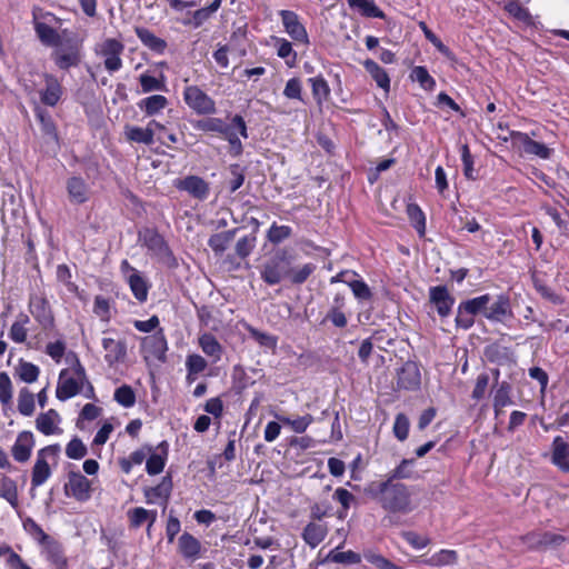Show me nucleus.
I'll return each instance as SVG.
<instances>
[{"label": "nucleus", "instance_id": "nucleus-1", "mask_svg": "<svg viewBox=\"0 0 569 569\" xmlns=\"http://www.w3.org/2000/svg\"><path fill=\"white\" fill-rule=\"evenodd\" d=\"M372 496L390 513L407 515L413 510L411 491L402 482H392L390 479H386L377 485Z\"/></svg>", "mask_w": 569, "mask_h": 569}, {"label": "nucleus", "instance_id": "nucleus-2", "mask_svg": "<svg viewBox=\"0 0 569 569\" xmlns=\"http://www.w3.org/2000/svg\"><path fill=\"white\" fill-rule=\"evenodd\" d=\"M59 37L60 43L51 51L50 59L62 71L78 68L83 59V40L69 29H62Z\"/></svg>", "mask_w": 569, "mask_h": 569}, {"label": "nucleus", "instance_id": "nucleus-3", "mask_svg": "<svg viewBox=\"0 0 569 569\" xmlns=\"http://www.w3.org/2000/svg\"><path fill=\"white\" fill-rule=\"evenodd\" d=\"M138 241L167 268L177 269L179 267L177 257L157 228L144 227L140 229L138 231Z\"/></svg>", "mask_w": 569, "mask_h": 569}, {"label": "nucleus", "instance_id": "nucleus-4", "mask_svg": "<svg viewBox=\"0 0 569 569\" xmlns=\"http://www.w3.org/2000/svg\"><path fill=\"white\" fill-rule=\"evenodd\" d=\"M295 261V254L287 248H279L263 263L261 279L269 286L288 280L291 264Z\"/></svg>", "mask_w": 569, "mask_h": 569}, {"label": "nucleus", "instance_id": "nucleus-5", "mask_svg": "<svg viewBox=\"0 0 569 569\" xmlns=\"http://www.w3.org/2000/svg\"><path fill=\"white\" fill-rule=\"evenodd\" d=\"M489 293L462 300L457 307L455 325L457 329L469 330L473 327L476 317H485L486 306L491 302Z\"/></svg>", "mask_w": 569, "mask_h": 569}, {"label": "nucleus", "instance_id": "nucleus-6", "mask_svg": "<svg viewBox=\"0 0 569 569\" xmlns=\"http://www.w3.org/2000/svg\"><path fill=\"white\" fill-rule=\"evenodd\" d=\"M93 391V386L88 381L86 370L76 358V363L63 369L59 375L56 391Z\"/></svg>", "mask_w": 569, "mask_h": 569}, {"label": "nucleus", "instance_id": "nucleus-7", "mask_svg": "<svg viewBox=\"0 0 569 569\" xmlns=\"http://www.w3.org/2000/svg\"><path fill=\"white\" fill-rule=\"evenodd\" d=\"M186 104L197 114H213L217 111L214 100L198 86H188L183 91Z\"/></svg>", "mask_w": 569, "mask_h": 569}, {"label": "nucleus", "instance_id": "nucleus-8", "mask_svg": "<svg viewBox=\"0 0 569 569\" xmlns=\"http://www.w3.org/2000/svg\"><path fill=\"white\" fill-rule=\"evenodd\" d=\"M428 301L439 318L445 320L452 313L456 298L449 292L446 284H438L429 288Z\"/></svg>", "mask_w": 569, "mask_h": 569}, {"label": "nucleus", "instance_id": "nucleus-9", "mask_svg": "<svg viewBox=\"0 0 569 569\" xmlns=\"http://www.w3.org/2000/svg\"><path fill=\"white\" fill-rule=\"evenodd\" d=\"M29 311L43 330H49L54 327V316L44 296L30 295Z\"/></svg>", "mask_w": 569, "mask_h": 569}, {"label": "nucleus", "instance_id": "nucleus-10", "mask_svg": "<svg viewBox=\"0 0 569 569\" xmlns=\"http://www.w3.org/2000/svg\"><path fill=\"white\" fill-rule=\"evenodd\" d=\"M64 493L77 501L84 502L91 497V481L80 471H69L68 482L64 485Z\"/></svg>", "mask_w": 569, "mask_h": 569}, {"label": "nucleus", "instance_id": "nucleus-11", "mask_svg": "<svg viewBox=\"0 0 569 569\" xmlns=\"http://www.w3.org/2000/svg\"><path fill=\"white\" fill-rule=\"evenodd\" d=\"M511 143L513 147L521 148L525 153L533 154L541 159H549L552 150L545 143L532 140L527 133L520 131H510Z\"/></svg>", "mask_w": 569, "mask_h": 569}, {"label": "nucleus", "instance_id": "nucleus-12", "mask_svg": "<svg viewBox=\"0 0 569 569\" xmlns=\"http://www.w3.org/2000/svg\"><path fill=\"white\" fill-rule=\"evenodd\" d=\"M178 190L188 192L192 198L203 201L209 197L210 184L201 177L190 174L176 179L173 184Z\"/></svg>", "mask_w": 569, "mask_h": 569}, {"label": "nucleus", "instance_id": "nucleus-13", "mask_svg": "<svg viewBox=\"0 0 569 569\" xmlns=\"http://www.w3.org/2000/svg\"><path fill=\"white\" fill-rule=\"evenodd\" d=\"M264 378L262 369L244 368L240 365L233 367L232 381L233 388L237 391H242L248 388H253L258 382Z\"/></svg>", "mask_w": 569, "mask_h": 569}, {"label": "nucleus", "instance_id": "nucleus-14", "mask_svg": "<svg viewBox=\"0 0 569 569\" xmlns=\"http://www.w3.org/2000/svg\"><path fill=\"white\" fill-rule=\"evenodd\" d=\"M283 28L290 38L296 42L309 44V36L305 26L300 22L299 16L291 10H280Z\"/></svg>", "mask_w": 569, "mask_h": 569}, {"label": "nucleus", "instance_id": "nucleus-15", "mask_svg": "<svg viewBox=\"0 0 569 569\" xmlns=\"http://www.w3.org/2000/svg\"><path fill=\"white\" fill-rule=\"evenodd\" d=\"M398 388L406 391H418L421 385L420 369L417 362L407 361L398 370Z\"/></svg>", "mask_w": 569, "mask_h": 569}, {"label": "nucleus", "instance_id": "nucleus-16", "mask_svg": "<svg viewBox=\"0 0 569 569\" xmlns=\"http://www.w3.org/2000/svg\"><path fill=\"white\" fill-rule=\"evenodd\" d=\"M154 130L167 131L162 123L151 120L146 128L126 126V137L129 141L150 146L154 142Z\"/></svg>", "mask_w": 569, "mask_h": 569}, {"label": "nucleus", "instance_id": "nucleus-17", "mask_svg": "<svg viewBox=\"0 0 569 569\" xmlns=\"http://www.w3.org/2000/svg\"><path fill=\"white\" fill-rule=\"evenodd\" d=\"M506 317H512L510 297L508 295H498L492 303H488L485 310V318L493 321L501 322Z\"/></svg>", "mask_w": 569, "mask_h": 569}, {"label": "nucleus", "instance_id": "nucleus-18", "mask_svg": "<svg viewBox=\"0 0 569 569\" xmlns=\"http://www.w3.org/2000/svg\"><path fill=\"white\" fill-rule=\"evenodd\" d=\"M33 29L39 41L46 46L57 49L60 43L59 32L51 26L39 20L38 10H32Z\"/></svg>", "mask_w": 569, "mask_h": 569}, {"label": "nucleus", "instance_id": "nucleus-19", "mask_svg": "<svg viewBox=\"0 0 569 569\" xmlns=\"http://www.w3.org/2000/svg\"><path fill=\"white\" fill-rule=\"evenodd\" d=\"M142 348L150 356L164 362L168 345L163 330L159 329L153 335L144 337L142 340Z\"/></svg>", "mask_w": 569, "mask_h": 569}, {"label": "nucleus", "instance_id": "nucleus-20", "mask_svg": "<svg viewBox=\"0 0 569 569\" xmlns=\"http://www.w3.org/2000/svg\"><path fill=\"white\" fill-rule=\"evenodd\" d=\"M483 356L489 362L498 366L509 365L516 361L512 348L502 346L499 341L486 346Z\"/></svg>", "mask_w": 569, "mask_h": 569}, {"label": "nucleus", "instance_id": "nucleus-21", "mask_svg": "<svg viewBox=\"0 0 569 569\" xmlns=\"http://www.w3.org/2000/svg\"><path fill=\"white\" fill-rule=\"evenodd\" d=\"M44 89L40 91V100L48 107H54L61 99L63 88L58 78L52 73H43Z\"/></svg>", "mask_w": 569, "mask_h": 569}, {"label": "nucleus", "instance_id": "nucleus-22", "mask_svg": "<svg viewBox=\"0 0 569 569\" xmlns=\"http://www.w3.org/2000/svg\"><path fill=\"white\" fill-rule=\"evenodd\" d=\"M33 446V433L31 431H21L11 448L13 459L18 462H27L30 459Z\"/></svg>", "mask_w": 569, "mask_h": 569}, {"label": "nucleus", "instance_id": "nucleus-23", "mask_svg": "<svg viewBox=\"0 0 569 569\" xmlns=\"http://www.w3.org/2000/svg\"><path fill=\"white\" fill-rule=\"evenodd\" d=\"M34 114H36V118L40 122L41 132L46 138V142L47 143L53 142V144L57 148H60V139H59L57 126H56L51 114L49 113V111H47L46 109H43L41 107H37L34 109Z\"/></svg>", "mask_w": 569, "mask_h": 569}, {"label": "nucleus", "instance_id": "nucleus-24", "mask_svg": "<svg viewBox=\"0 0 569 569\" xmlns=\"http://www.w3.org/2000/svg\"><path fill=\"white\" fill-rule=\"evenodd\" d=\"M168 452H169V443L163 440L157 446V452H153V450L148 453L149 458L146 462V470L148 475L156 476L162 472L167 459H168Z\"/></svg>", "mask_w": 569, "mask_h": 569}, {"label": "nucleus", "instance_id": "nucleus-25", "mask_svg": "<svg viewBox=\"0 0 569 569\" xmlns=\"http://www.w3.org/2000/svg\"><path fill=\"white\" fill-rule=\"evenodd\" d=\"M134 32L141 43L154 53L163 54L168 43L164 39L157 37L150 29L146 27H134Z\"/></svg>", "mask_w": 569, "mask_h": 569}, {"label": "nucleus", "instance_id": "nucleus-26", "mask_svg": "<svg viewBox=\"0 0 569 569\" xmlns=\"http://www.w3.org/2000/svg\"><path fill=\"white\" fill-rule=\"evenodd\" d=\"M551 462L562 472L569 473V443L560 436L552 441Z\"/></svg>", "mask_w": 569, "mask_h": 569}, {"label": "nucleus", "instance_id": "nucleus-27", "mask_svg": "<svg viewBox=\"0 0 569 569\" xmlns=\"http://www.w3.org/2000/svg\"><path fill=\"white\" fill-rule=\"evenodd\" d=\"M102 347L106 350L104 360L109 366L122 362L127 356L126 341H116L111 338H103Z\"/></svg>", "mask_w": 569, "mask_h": 569}, {"label": "nucleus", "instance_id": "nucleus-28", "mask_svg": "<svg viewBox=\"0 0 569 569\" xmlns=\"http://www.w3.org/2000/svg\"><path fill=\"white\" fill-rule=\"evenodd\" d=\"M201 542L187 531L178 539V550L186 560L194 561L198 559L201 553Z\"/></svg>", "mask_w": 569, "mask_h": 569}, {"label": "nucleus", "instance_id": "nucleus-29", "mask_svg": "<svg viewBox=\"0 0 569 569\" xmlns=\"http://www.w3.org/2000/svg\"><path fill=\"white\" fill-rule=\"evenodd\" d=\"M67 192L72 203L82 204L89 200V188L81 177H71L67 180Z\"/></svg>", "mask_w": 569, "mask_h": 569}, {"label": "nucleus", "instance_id": "nucleus-30", "mask_svg": "<svg viewBox=\"0 0 569 569\" xmlns=\"http://www.w3.org/2000/svg\"><path fill=\"white\" fill-rule=\"evenodd\" d=\"M172 487V477L170 473H167L164 477H162L159 485L154 487H146L143 489L147 502L153 503L156 498H160L164 500V503H167L170 498Z\"/></svg>", "mask_w": 569, "mask_h": 569}, {"label": "nucleus", "instance_id": "nucleus-31", "mask_svg": "<svg viewBox=\"0 0 569 569\" xmlns=\"http://www.w3.org/2000/svg\"><path fill=\"white\" fill-rule=\"evenodd\" d=\"M239 228L231 230L213 233L208 239L209 248L214 252L216 256L220 257L228 249L230 242L234 239Z\"/></svg>", "mask_w": 569, "mask_h": 569}, {"label": "nucleus", "instance_id": "nucleus-32", "mask_svg": "<svg viewBox=\"0 0 569 569\" xmlns=\"http://www.w3.org/2000/svg\"><path fill=\"white\" fill-rule=\"evenodd\" d=\"M351 10L366 18L386 19V13L376 4L375 0H347Z\"/></svg>", "mask_w": 569, "mask_h": 569}, {"label": "nucleus", "instance_id": "nucleus-33", "mask_svg": "<svg viewBox=\"0 0 569 569\" xmlns=\"http://www.w3.org/2000/svg\"><path fill=\"white\" fill-rule=\"evenodd\" d=\"M365 70L376 81L377 86L388 92L390 90V78L387 71L380 67L375 60L366 59L362 62Z\"/></svg>", "mask_w": 569, "mask_h": 569}, {"label": "nucleus", "instance_id": "nucleus-34", "mask_svg": "<svg viewBox=\"0 0 569 569\" xmlns=\"http://www.w3.org/2000/svg\"><path fill=\"white\" fill-rule=\"evenodd\" d=\"M193 128L203 132H216L224 137L231 126L221 118L206 117L193 122Z\"/></svg>", "mask_w": 569, "mask_h": 569}, {"label": "nucleus", "instance_id": "nucleus-35", "mask_svg": "<svg viewBox=\"0 0 569 569\" xmlns=\"http://www.w3.org/2000/svg\"><path fill=\"white\" fill-rule=\"evenodd\" d=\"M327 533L328 529L325 525L311 521L305 527L302 538L307 545L311 548H316L325 540Z\"/></svg>", "mask_w": 569, "mask_h": 569}, {"label": "nucleus", "instance_id": "nucleus-36", "mask_svg": "<svg viewBox=\"0 0 569 569\" xmlns=\"http://www.w3.org/2000/svg\"><path fill=\"white\" fill-rule=\"evenodd\" d=\"M128 283L132 295L139 302H144L148 298L150 284L142 273L138 270H133L128 278Z\"/></svg>", "mask_w": 569, "mask_h": 569}, {"label": "nucleus", "instance_id": "nucleus-37", "mask_svg": "<svg viewBox=\"0 0 569 569\" xmlns=\"http://www.w3.org/2000/svg\"><path fill=\"white\" fill-rule=\"evenodd\" d=\"M0 498L8 501L13 509L19 508L17 482L6 475L0 478Z\"/></svg>", "mask_w": 569, "mask_h": 569}, {"label": "nucleus", "instance_id": "nucleus-38", "mask_svg": "<svg viewBox=\"0 0 569 569\" xmlns=\"http://www.w3.org/2000/svg\"><path fill=\"white\" fill-rule=\"evenodd\" d=\"M199 345L202 351L208 357H211L214 362L221 359L223 348L212 333L206 332L201 335L199 337Z\"/></svg>", "mask_w": 569, "mask_h": 569}, {"label": "nucleus", "instance_id": "nucleus-39", "mask_svg": "<svg viewBox=\"0 0 569 569\" xmlns=\"http://www.w3.org/2000/svg\"><path fill=\"white\" fill-rule=\"evenodd\" d=\"M51 476V469L47 460L36 459L31 472V493L33 490L42 486Z\"/></svg>", "mask_w": 569, "mask_h": 569}, {"label": "nucleus", "instance_id": "nucleus-40", "mask_svg": "<svg viewBox=\"0 0 569 569\" xmlns=\"http://www.w3.org/2000/svg\"><path fill=\"white\" fill-rule=\"evenodd\" d=\"M167 106L168 99L161 94H153L138 102L139 109H141L149 117L159 113Z\"/></svg>", "mask_w": 569, "mask_h": 569}, {"label": "nucleus", "instance_id": "nucleus-41", "mask_svg": "<svg viewBox=\"0 0 569 569\" xmlns=\"http://www.w3.org/2000/svg\"><path fill=\"white\" fill-rule=\"evenodd\" d=\"M458 561V553L456 550L442 549L433 553L428 559L421 560L422 563L431 567L453 566Z\"/></svg>", "mask_w": 569, "mask_h": 569}, {"label": "nucleus", "instance_id": "nucleus-42", "mask_svg": "<svg viewBox=\"0 0 569 569\" xmlns=\"http://www.w3.org/2000/svg\"><path fill=\"white\" fill-rule=\"evenodd\" d=\"M406 211L411 226L416 229L418 236L423 238L426 236V216L423 211L417 203H409Z\"/></svg>", "mask_w": 569, "mask_h": 569}, {"label": "nucleus", "instance_id": "nucleus-43", "mask_svg": "<svg viewBox=\"0 0 569 569\" xmlns=\"http://www.w3.org/2000/svg\"><path fill=\"white\" fill-rule=\"evenodd\" d=\"M325 561L341 565H358L361 562V555L352 550L340 551L339 548H336L327 555Z\"/></svg>", "mask_w": 569, "mask_h": 569}, {"label": "nucleus", "instance_id": "nucleus-44", "mask_svg": "<svg viewBox=\"0 0 569 569\" xmlns=\"http://www.w3.org/2000/svg\"><path fill=\"white\" fill-rule=\"evenodd\" d=\"M308 81L311 84L313 99L318 104H321L323 101L329 99L330 87L321 74L310 78Z\"/></svg>", "mask_w": 569, "mask_h": 569}, {"label": "nucleus", "instance_id": "nucleus-45", "mask_svg": "<svg viewBox=\"0 0 569 569\" xmlns=\"http://www.w3.org/2000/svg\"><path fill=\"white\" fill-rule=\"evenodd\" d=\"M426 39L431 42L435 48L442 54L445 56L447 59L451 60V61H456V56L455 53L450 50L449 47H447L441 40L440 38L431 30L428 28V26L426 24V22H420L419 23Z\"/></svg>", "mask_w": 569, "mask_h": 569}, {"label": "nucleus", "instance_id": "nucleus-46", "mask_svg": "<svg viewBox=\"0 0 569 569\" xmlns=\"http://www.w3.org/2000/svg\"><path fill=\"white\" fill-rule=\"evenodd\" d=\"M40 370L38 366L32 362H28L23 359H20L18 367H16L14 375L26 383L34 382L39 377Z\"/></svg>", "mask_w": 569, "mask_h": 569}, {"label": "nucleus", "instance_id": "nucleus-47", "mask_svg": "<svg viewBox=\"0 0 569 569\" xmlns=\"http://www.w3.org/2000/svg\"><path fill=\"white\" fill-rule=\"evenodd\" d=\"M244 328L249 332L250 337L254 341H257L261 347L271 350H274L277 348L278 337L267 332H262L249 323H244Z\"/></svg>", "mask_w": 569, "mask_h": 569}, {"label": "nucleus", "instance_id": "nucleus-48", "mask_svg": "<svg viewBox=\"0 0 569 569\" xmlns=\"http://www.w3.org/2000/svg\"><path fill=\"white\" fill-rule=\"evenodd\" d=\"M316 269L317 266L311 262L305 263L299 268H293L291 266L288 280L292 286H300L308 280Z\"/></svg>", "mask_w": 569, "mask_h": 569}, {"label": "nucleus", "instance_id": "nucleus-49", "mask_svg": "<svg viewBox=\"0 0 569 569\" xmlns=\"http://www.w3.org/2000/svg\"><path fill=\"white\" fill-rule=\"evenodd\" d=\"M410 78L413 81H417L423 90H435L436 80L429 74L428 69L425 66L415 67L410 73Z\"/></svg>", "mask_w": 569, "mask_h": 569}, {"label": "nucleus", "instance_id": "nucleus-50", "mask_svg": "<svg viewBox=\"0 0 569 569\" xmlns=\"http://www.w3.org/2000/svg\"><path fill=\"white\" fill-rule=\"evenodd\" d=\"M157 511L147 510L142 507H137L129 511L130 525L131 527L138 528L144 521L150 520L149 527L156 521Z\"/></svg>", "mask_w": 569, "mask_h": 569}, {"label": "nucleus", "instance_id": "nucleus-51", "mask_svg": "<svg viewBox=\"0 0 569 569\" xmlns=\"http://www.w3.org/2000/svg\"><path fill=\"white\" fill-rule=\"evenodd\" d=\"M139 83L141 86L142 92H151V91H166V82L164 78L161 74V79H157L156 77L149 74V73H142L139 77Z\"/></svg>", "mask_w": 569, "mask_h": 569}, {"label": "nucleus", "instance_id": "nucleus-52", "mask_svg": "<svg viewBox=\"0 0 569 569\" xmlns=\"http://www.w3.org/2000/svg\"><path fill=\"white\" fill-rule=\"evenodd\" d=\"M415 465V459H402L400 463L389 472L387 479H390L392 482H397L396 480L400 479H410L412 476V467Z\"/></svg>", "mask_w": 569, "mask_h": 569}, {"label": "nucleus", "instance_id": "nucleus-53", "mask_svg": "<svg viewBox=\"0 0 569 569\" xmlns=\"http://www.w3.org/2000/svg\"><path fill=\"white\" fill-rule=\"evenodd\" d=\"M505 10L516 18L517 20L530 24L531 23V14L527 8H525L518 0H511L506 3Z\"/></svg>", "mask_w": 569, "mask_h": 569}, {"label": "nucleus", "instance_id": "nucleus-54", "mask_svg": "<svg viewBox=\"0 0 569 569\" xmlns=\"http://www.w3.org/2000/svg\"><path fill=\"white\" fill-rule=\"evenodd\" d=\"M48 560L57 568V569H67L68 561L63 555L62 548L57 542H51L48 546Z\"/></svg>", "mask_w": 569, "mask_h": 569}, {"label": "nucleus", "instance_id": "nucleus-55", "mask_svg": "<svg viewBox=\"0 0 569 569\" xmlns=\"http://www.w3.org/2000/svg\"><path fill=\"white\" fill-rule=\"evenodd\" d=\"M291 234H292L291 227L278 226L276 222H273L267 232V239L273 244H279L283 240L290 238Z\"/></svg>", "mask_w": 569, "mask_h": 569}, {"label": "nucleus", "instance_id": "nucleus-56", "mask_svg": "<svg viewBox=\"0 0 569 569\" xmlns=\"http://www.w3.org/2000/svg\"><path fill=\"white\" fill-rule=\"evenodd\" d=\"M88 453L86 445L79 437H73L66 447V455L68 458L73 460H80Z\"/></svg>", "mask_w": 569, "mask_h": 569}, {"label": "nucleus", "instance_id": "nucleus-57", "mask_svg": "<svg viewBox=\"0 0 569 569\" xmlns=\"http://www.w3.org/2000/svg\"><path fill=\"white\" fill-rule=\"evenodd\" d=\"M532 538L535 539V543L537 547H557L560 546L566 540L563 536L550 531L535 533L532 535Z\"/></svg>", "mask_w": 569, "mask_h": 569}, {"label": "nucleus", "instance_id": "nucleus-58", "mask_svg": "<svg viewBox=\"0 0 569 569\" xmlns=\"http://www.w3.org/2000/svg\"><path fill=\"white\" fill-rule=\"evenodd\" d=\"M348 287L351 289L355 298L361 301H367L372 298V292L369 286L362 279H353L348 281Z\"/></svg>", "mask_w": 569, "mask_h": 569}, {"label": "nucleus", "instance_id": "nucleus-59", "mask_svg": "<svg viewBox=\"0 0 569 569\" xmlns=\"http://www.w3.org/2000/svg\"><path fill=\"white\" fill-rule=\"evenodd\" d=\"M256 240L257 238L254 234H248L240 238L234 247L236 254L241 259L249 257L256 247Z\"/></svg>", "mask_w": 569, "mask_h": 569}, {"label": "nucleus", "instance_id": "nucleus-60", "mask_svg": "<svg viewBox=\"0 0 569 569\" xmlns=\"http://www.w3.org/2000/svg\"><path fill=\"white\" fill-rule=\"evenodd\" d=\"M51 415L57 416V412L53 409H50L47 413H41L36 420L38 430L46 436L56 432V427Z\"/></svg>", "mask_w": 569, "mask_h": 569}, {"label": "nucleus", "instance_id": "nucleus-61", "mask_svg": "<svg viewBox=\"0 0 569 569\" xmlns=\"http://www.w3.org/2000/svg\"><path fill=\"white\" fill-rule=\"evenodd\" d=\"M213 13L211 10L207 7L196 10L191 13V18L183 19L182 24L183 26H192L193 28L201 27L206 21H208Z\"/></svg>", "mask_w": 569, "mask_h": 569}, {"label": "nucleus", "instance_id": "nucleus-62", "mask_svg": "<svg viewBox=\"0 0 569 569\" xmlns=\"http://www.w3.org/2000/svg\"><path fill=\"white\" fill-rule=\"evenodd\" d=\"M410 422L405 413H398L393 423V433L399 441H405L408 438Z\"/></svg>", "mask_w": 569, "mask_h": 569}, {"label": "nucleus", "instance_id": "nucleus-63", "mask_svg": "<svg viewBox=\"0 0 569 569\" xmlns=\"http://www.w3.org/2000/svg\"><path fill=\"white\" fill-rule=\"evenodd\" d=\"M363 557L368 562L375 565L378 569H403L402 567L397 566L385 558L382 555L372 551H366Z\"/></svg>", "mask_w": 569, "mask_h": 569}, {"label": "nucleus", "instance_id": "nucleus-64", "mask_svg": "<svg viewBox=\"0 0 569 569\" xmlns=\"http://www.w3.org/2000/svg\"><path fill=\"white\" fill-rule=\"evenodd\" d=\"M186 367L188 377H191L202 372L207 368V361L200 355H190L187 357Z\"/></svg>", "mask_w": 569, "mask_h": 569}]
</instances>
